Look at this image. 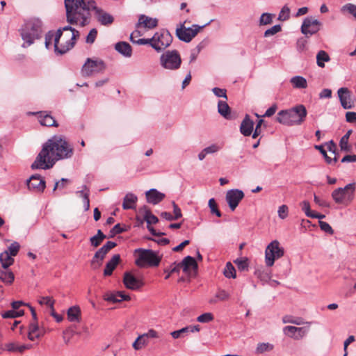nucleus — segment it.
<instances>
[{"mask_svg":"<svg viewBox=\"0 0 356 356\" xmlns=\"http://www.w3.org/2000/svg\"><path fill=\"white\" fill-rule=\"evenodd\" d=\"M73 153V148L64 138L54 136L42 145L31 167L33 170L50 169L57 161L71 158Z\"/></svg>","mask_w":356,"mask_h":356,"instance_id":"f257e3e1","label":"nucleus"},{"mask_svg":"<svg viewBox=\"0 0 356 356\" xmlns=\"http://www.w3.org/2000/svg\"><path fill=\"white\" fill-rule=\"evenodd\" d=\"M67 21L71 24L85 26L90 23V10L97 9L95 0H65Z\"/></svg>","mask_w":356,"mask_h":356,"instance_id":"f03ea898","label":"nucleus"},{"mask_svg":"<svg viewBox=\"0 0 356 356\" xmlns=\"http://www.w3.org/2000/svg\"><path fill=\"white\" fill-rule=\"evenodd\" d=\"M79 36V32L70 26L58 29L54 38L55 51L60 54L66 53L73 48Z\"/></svg>","mask_w":356,"mask_h":356,"instance_id":"7ed1b4c3","label":"nucleus"},{"mask_svg":"<svg viewBox=\"0 0 356 356\" xmlns=\"http://www.w3.org/2000/svg\"><path fill=\"white\" fill-rule=\"evenodd\" d=\"M307 115L306 107L303 104H297L289 109L279 111L276 121L289 127L299 126L305 121Z\"/></svg>","mask_w":356,"mask_h":356,"instance_id":"20e7f679","label":"nucleus"},{"mask_svg":"<svg viewBox=\"0 0 356 356\" xmlns=\"http://www.w3.org/2000/svg\"><path fill=\"white\" fill-rule=\"evenodd\" d=\"M42 32V22L40 19L33 18L27 21L21 29V37L24 40L22 47L33 44L35 40L41 38Z\"/></svg>","mask_w":356,"mask_h":356,"instance_id":"39448f33","label":"nucleus"},{"mask_svg":"<svg viewBox=\"0 0 356 356\" xmlns=\"http://www.w3.org/2000/svg\"><path fill=\"white\" fill-rule=\"evenodd\" d=\"M135 253H138L135 263L139 267H143L145 265L156 267L161 261V257L150 249L138 248L135 250Z\"/></svg>","mask_w":356,"mask_h":356,"instance_id":"423d86ee","label":"nucleus"},{"mask_svg":"<svg viewBox=\"0 0 356 356\" xmlns=\"http://www.w3.org/2000/svg\"><path fill=\"white\" fill-rule=\"evenodd\" d=\"M284 250L280 246L278 241L274 240L270 242L265 250V261L267 266H273L275 261L284 256Z\"/></svg>","mask_w":356,"mask_h":356,"instance_id":"0eeeda50","label":"nucleus"},{"mask_svg":"<svg viewBox=\"0 0 356 356\" xmlns=\"http://www.w3.org/2000/svg\"><path fill=\"white\" fill-rule=\"evenodd\" d=\"M160 63L165 69L175 70L180 67L181 58L177 50L167 51L161 56Z\"/></svg>","mask_w":356,"mask_h":356,"instance_id":"6e6552de","label":"nucleus"},{"mask_svg":"<svg viewBox=\"0 0 356 356\" xmlns=\"http://www.w3.org/2000/svg\"><path fill=\"white\" fill-rule=\"evenodd\" d=\"M153 44L152 47L159 52L170 45L172 41V36L167 30H160L154 33L152 38Z\"/></svg>","mask_w":356,"mask_h":356,"instance_id":"1a4fd4ad","label":"nucleus"},{"mask_svg":"<svg viewBox=\"0 0 356 356\" xmlns=\"http://www.w3.org/2000/svg\"><path fill=\"white\" fill-rule=\"evenodd\" d=\"M204 26H200L194 24L191 28H186L184 24H181L180 27L176 29V35L180 40L189 42L197 35Z\"/></svg>","mask_w":356,"mask_h":356,"instance_id":"9d476101","label":"nucleus"},{"mask_svg":"<svg viewBox=\"0 0 356 356\" xmlns=\"http://www.w3.org/2000/svg\"><path fill=\"white\" fill-rule=\"evenodd\" d=\"M321 26V22L313 17H306L301 26V32L305 35H312L317 33Z\"/></svg>","mask_w":356,"mask_h":356,"instance_id":"9b49d317","label":"nucleus"},{"mask_svg":"<svg viewBox=\"0 0 356 356\" xmlns=\"http://www.w3.org/2000/svg\"><path fill=\"white\" fill-rule=\"evenodd\" d=\"M104 69L105 65L102 60L88 58L83 67L82 72L85 75L90 76L95 73L102 72Z\"/></svg>","mask_w":356,"mask_h":356,"instance_id":"f8f14e48","label":"nucleus"},{"mask_svg":"<svg viewBox=\"0 0 356 356\" xmlns=\"http://www.w3.org/2000/svg\"><path fill=\"white\" fill-rule=\"evenodd\" d=\"M243 197L244 193L239 189H231L227 192L225 196L226 201L232 211L236 209Z\"/></svg>","mask_w":356,"mask_h":356,"instance_id":"ddd939ff","label":"nucleus"},{"mask_svg":"<svg viewBox=\"0 0 356 356\" xmlns=\"http://www.w3.org/2000/svg\"><path fill=\"white\" fill-rule=\"evenodd\" d=\"M29 115H38V121L42 126L56 127L58 126L56 120L47 111L29 112Z\"/></svg>","mask_w":356,"mask_h":356,"instance_id":"4468645a","label":"nucleus"},{"mask_svg":"<svg viewBox=\"0 0 356 356\" xmlns=\"http://www.w3.org/2000/svg\"><path fill=\"white\" fill-rule=\"evenodd\" d=\"M26 182L29 189L35 192H43L46 187L45 181L38 174L32 175Z\"/></svg>","mask_w":356,"mask_h":356,"instance_id":"2eb2a0df","label":"nucleus"},{"mask_svg":"<svg viewBox=\"0 0 356 356\" xmlns=\"http://www.w3.org/2000/svg\"><path fill=\"white\" fill-rule=\"evenodd\" d=\"M123 283L128 289L136 291L143 286L142 280L136 278L129 272H125L123 277Z\"/></svg>","mask_w":356,"mask_h":356,"instance_id":"dca6fc26","label":"nucleus"},{"mask_svg":"<svg viewBox=\"0 0 356 356\" xmlns=\"http://www.w3.org/2000/svg\"><path fill=\"white\" fill-rule=\"evenodd\" d=\"M338 96L344 109H351L355 106V98L352 95L350 90H337Z\"/></svg>","mask_w":356,"mask_h":356,"instance_id":"f3484780","label":"nucleus"},{"mask_svg":"<svg viewBox=\"0 0 356 356\" xmlns=\"http://www.w3.org/2000/svg\"><path fill=\"white\" fill-rule=\"evenodd\" d=\"M117 245V243L113 241H107L102 248H100L94 254L92 259V264H94L97 260L102 261L106 254L113 248Z\"/></svg>","mask_w":356,"mask_h":356,"instance_id":"a211bd4d","label":"nucleus"},{"mask_svg":"<svg viewBox=\"0 0 356 356\" xmlns=\"http://www.w3.org/2000/svg\"><path fill=\"white\" fill-rule=\"evenodd\" d=\"M178 264L180 268H182L183 271L187 275L191 274V270H197L198 268L195 259L191 256H186Z\"/></svg>","mask_w":356,"mask_h":356,"instance_id":"6ab92c4d","label":"nucleus"},{"mask_svg":"<svg viewBox=\"0 0 356 356\" xmlns=\"http://www.w3.org/2000/svg\"><path fill=\"white\" fill-rule=\"evenodd\" d=\"M254 122L250 115L246 114L240 125V132L244 136H250L253 132Z\"/></svg>","mask_w":356,"mask_h":356,"instance_id":"aec40b11","label":"nucleus"},{"mask_svg":"<svg viewBox=\"0 0 356 356\" xmlns=\"http://www.w3.org/2000/svg\"><path fill=\"white\" fill-rule=\"evenodd\" d=\"M147 202L152 204H157L165 198V194L152 188L145 193Z\"/></svg>","mask_w":356,"mask_h":356,"instance_id":"412c9836","label":"nucleus"},{"mask_svg":"<svg viewBox=\"0 0 356 356\" xmlns=\"http://www.w3.org/2000/svg\"><path fill=\"white\" fill-rule=\"evenodd\" d=\"M104 299L106 301L115 303L122 300H129L130 297L122 291H117L116 293L108 292L104 295Z\"/></svg>","mask_w":356,"mask_h":356,"instance_id":"4be33fe9","label":"nucleus"},{"mask_svg":"<svg viewBox=\"0 0 356 356\" xmlns=\"http://www.w3.org/2000/svg\"><path fill=\"white\" fill-rule=\"evenodd\" d=\"M158 20L145 15H140L138 19V27H144L147 29H152L157 26Z\"/></svg>","mask_w":356,"mask_h":356,"instance_id":"5701e85b","label":"nucleus"},{"mask_svg":"<svg viewBox=\"0 0 356 356\" xmlns=\"http://www.w3.org/2000/svg\"><path fill=\"white\" fill-rule=\"evenodd\" d=\"M95 16L97 21L102 25L108 26L111 25L114 19L110 14L104 12L102 9H97L95 12Z\"/></svg>","mask_w":356,"mask_h":356,"instance_id":"b1692460","label":"nucleus"},{"mask_svg":"<svg viewBox=\"0 0 356 356\" xmlns=\"http://www.w3.org/2000/svg\"><path fill=\"white\" fill-rule=\"evenodd\" d=\"M120 261V255L118 254H114L111 259L106 263L105 269L104 270V276H110L112 275L113 271L115 270L118 264Z\"/></svg>","mask_w":356,"mask_h":356,"instance_id":"393cba45","label":"nucleus"},{"mask_svg":"<svg viewBox=\"0 0 356 356\" xmlns=\"http://www.w3.org/2000/svg\"><path fill=\"white\" fill-rule=\"evenodd\" d=\"M115 49L125 57H131L132 55V48L127 42H119L115 44Z\"/></svg>","mask_w":356,"mask_h":356,"instance_id":"a878e982","label":"nucleus"},{"mask_svg":"<svg viewBox=\"0 0 356 356\" xmlns=\"http://www.w3.org/2000/svg\"><path fill=\"white\" fill-rule=\"evenodd\" d=\"M137 196L133 193H127L123 200L122 208L124 210L132 209L135 208L137 202Z\"/></svg>","mask_w":356,"mask_h":356,"instance_id":"bb28decb","label":"nucleus"},{"mask_svg":"<svg viewBox=\"0 0 356 356\" xmlns=\"http://www.w3.org/2000/svg\"><path fill=\"white\" fill-rule=\"evenodd\" d=\"M218 113L227 120H230V108L225 101L220 100L218 102Z\"/></svg>","mask_w":356,"mask_h":356,"instance_id":"cd10ccee","label":"nucleus"},{"mask_svg":"<svg viewBox=\"0 0 356 356\" xmlns=\"http://www.w3.org/2000/svg\"><path fill=\"white\" fill-rule=\"evenodd\" d=\"M81 310L79 307L73 306L67 310V318L70 322H79Z\"/></svg>","mask_w":356,"mask_h":356,"instance_id":"c85d7f7f","label":"nucleus"},{"mask_svg":"<svg viewBox=\"0 0 356 356\" xmlns=\"http://www.w3.org/2000/svg\"><path fill=\"white\" fill-rule=\"evenodd\" d=\"M14 261L12 256L8 253V251H4L0 254V262L1 267L4 269H7Z\"/></svg>","mask_w":356,"mask_h":356,"instance_id":"c756f323","label":"nucleus"},{"mask_svg":"<svg viewBox=\"0 0 356 356\" xmlns=\"http://www.w3.org/2000/svg\"><path fill=\"white\" fill-rule=\"evenodd\" d=\"M348 195L343 191L342 188H338L332 193V197L337 204L344 203L346 197Z\"/></svg>","mask_w":356,"mask_h":356,"instance_id":"7c9ffc66","label":"nucleus"},{"mask_svg":"<svg viewBox=\"0 0 356 356\" xmlns=\"http://www.w3.org/2000/svg\"><path fill=\"white\" fill-rule=\"evenodd\" d=\"M15 279L14 274L8 270L7 269H4L2 267H0V280L6 283V284H11Z\"/></svg>","mask_w":356,"mask_h":356,"instance_id":"2f4dec72","label":"nucleus"},{"mask_svg":"<svg viewBox=\"0 0 356 356\" xmlns=\"http://www.w3.org/2000/svg\"><path fill=\"white\" fill-rule=\"evenodd\" d=\"M106 238V236L101 229H98L97 234L90 238V245L95 248L98 247Z\"/></svg>","mask_w":356,"mask_h":356,"instance_id":"473e14b6","label":"nucleus"},{"mask_svg":"<svg viewBox=\"0 0 356 356\" xmlns=\"http://www.w3.org/2000/svg\"><path fill=\"white\" fill-rule=\"evenodd\" d=\"M352 134V130H348L346 134L341 138L339 142V146L341 150L345 152L350 151V146L348 145L349 137Z\"/></svg>","mask_w":356,"mask_h":356,"instance_id":"72a5a7b5","label":"nucleus"},{"mask_svg":"<svg viewBox=\"0 0 356 356\" xmlns=\"http://www.w3.org/2000/svg\"><path fill=\"white\" fill-rule=\"evenodd\" d=\"M291 82L294 88H305L307 87V81L302 76H294L291 79Z\"/></svg>","mask_w":356,"mask_h":356,"instance_id":"f704fd0d","label":"nucleus"},{"mask_svg":"<svg viewBox=\"0 0 356 356\" xmlns=\"http://www.w3.org/2000/svg\"><path fill=\"white\" fill-rule=\"evenodd\" d=\"M135 34H139V31H136L131 34L130 40L133 43H136V44H140V45L149 44L152 47V44H153L152 38H148V39L141 38V39L136 40V39H134Z\"/></svg>","mask_w":356,"mask_h":356,"instance_id":"c9c22d12","label":"nucleus"},{"mask_svg":"<svg viewBox=\"0 0 356 356\" xmlns=\"http://www.w3.org/2000/svg\"><path fill=\"white\" fill-rule=\"evenodd\" d=\"M317 64L319 67H323L325 66L324 62L330 60V56L325 51H320L316 56Z\"/></svg>","mask_w":356,"mask_h":356,"instance_id":"e433bc0d","label":"nucleus"},{"mask_svg":"<svg viewBox=\"0 0 356 356\" xmlns=\"http://www.w3.org/2000/svg\"><path fill=\"white\" fill-rule=\"evenodd\" d=\"M223 274L227 278H236V270L234 266L227 262L223 270Z\"/></svg>","mask_w":356,"mask_h":356,"instance_id":"4c0bfd02","label":"nucleus"},{"mask_svg":"<svg viewBox=\"0 0 356 356\" xmlns=\"http://www.w3.org/2000/svg\"><path fill=\"white\" fill-rule=\"evenodd\" d=\"M24 314V310L14 311L13 309L5 312L1 314L3 318H15L23 316Z\"/></svg>","mask_w":356,"mask_h":356,"instance_id":"58836bf2","label":"nucleus"},{"mask_svg":"<svg viewBox=\"0 0 356 356\" xmlns=\"http://www.w3.org/2000/svg\"><path fill=\"white\" fill-rule=\"evenodd\" d=\"M148 343L147 339H146L143 334L140 335L136 339V341L133 343V348L135 350H140L143 348V346L147 345Z\"/></svg>","mask_w":356,"mask_h":356,"instance_id":"ea45409f","label":"nucleus"},{"mask_svg":"<svg viewBox=\"0 0 356 356\" xmlns=\"http://www.w3.org/2000/svg\"><path fill=\"white\" fill-rule=\"evenodd\" d=\"M38 302L40 305H47L50 309H53L55 303V300L50 296H42Z\"/></svg>","mask_w":356,"mask_h":356,"instance_id":"a19ab883","label":"nucleus"},{"mask_svg":"<svg viewBox=\"0 0 356 356\" xmlns=\"http://www.w3.org/2000/svg\"><path fill=\"white\" fill-rule=\"evenodd\" d=\"M208 204H209V209L211 210V213L212 214H215L218 217H221L222 216V213L218 209V205H217L214 198H211L209 200Z\"/></svg>","mask_w":356,"mask_h":356,"instance_id":"79ce46f5","label":"nucleus"},{"mask_svg":"<svg viewBox=\"0 0 356 356\" xmlns=\"http://www.w3.org/2000/svg\"><path fill=\"white\" fill-rule=\"evenodd\" d=\"M180 266L179 264L174 262L170 267L169 269H165L164 272L166 273L165 277V280H168L172 273H179L180 271Z\"/></svg>","mask_w":356,"mask_h":356,"instance_id":"37998d69","label":"nucleus"},{"mask_svg":"<svg viewBox=\"0 0 356 356\" xmlns=\"http://www.w3.org/2000/svg\"><path fill=\"white\" fill-rule=\"evenodd\" d=\"M327 150L334 154V157L332 159V162L336 163L338 160V153L337 152V145L333 140L326 143Z\"/></svg>","mask_w":356,"mask_h":356,"instance_id":"c03bdc74","label":"nucleus"},{"mask_svg":"<svg viewBox=\"0 0 356 356\" xmlns=\"http://www.w3.org/2000/svg\"><path fill=\"white\" fill-rule=\"evenodd\" d=\"M290 17V9L287 6H284L280 12L278 19L286 21Z\"/></svg>","mask_w":356,"mask_h":356,"instance_id":"a18cd8bd","label":"nucleus"},{"mask_svg":"<svg viewBox=\"0 0 356 356\" xmlns=\"http://www.w3.org/2000/svg\"><path fill=\"white\" fill-rule=\"evenodd\" d=\"M236 265L237 266V268L241 271H244L248 270V259H237L234 261Z\"/></svg>","mask_w":356,"mask_h":356,"instance_id":"49530a36","label":"nucleus"},{"mask_svg":"<svg viewBox=\"0 0 356 356\" xmlns=\"http://www.w3.org/2000/svg\"><path fill=\"white\" fill-rule=\"evenodd\" d=\"M283 332L286 336L294 338L296 339L297 327L288 325L284 327Z\"/></svg>","mask_w":356,"mask_h":356,"instance_id":"de8ad7c7","label":"nucleus"},{"mask_svg":"<svg viewBox=\"0 0 356 356\" xmlns=\"http://www.w3.org/2000/svg\"><path fill=\"white\" fill-rule=\"evenodd\" d=\"M273 345L268 343H261L258 344L256 352L257 353H263L264 352L270 351L273 349Z\"/></svg>","mask_w":356,"mask_h":356,"instance_id":"09e8293b","label":"nucleus"},{"mask_svg":"<svg viewBox=\"0 0 356 356\" xmlns=\"http://www.w3.org/2000/svg\"><path fill=\"white\" fill-rule=\"evenodd\" d=\"M127 229L125 228V226L122 227L120 223L116 224L110 231L111 236L110 237H113L116 234H121L124 232H125Z\"/></svg>","mask_w":356,"mask_h":356,"instance_id":"8fccbe9b","label":"nucleus"},{"mask_svg":"<svg viewBox=\"0 0 356 356\" xmlns=\"http://www.w3.org/2000/svg\"><path fill=\"white\" fill-rule=\"evenodd\" d=\"M281 30H282V27L280 25H279V24L275 25L273 27H271L270 29H267L264 32V36L269 37L270 35H273L277 33L278 32L281 31Z\"/></svg>","mask_w":356,"mask_h":356,"instance_id":"3c124183","label":"nucleus"},{"mask_svg":"<svg viewBox=\"0 0 356 356\" xmlns=\"http://www.w3.org/2000/svg\"><path fill=\"white\" fill-rule=\"evenodd\" d=\"M273 21V15L269 13H263L260 17V24L267 25L270 24Z\"/></svg>","mask_w":356,"mask_h":356,"instance_id":"603ef678","label":"nucleus"},{"mask_svg":"<svg viewBox=\"0 0 356 356\" xmlns=\"http://www.w3.org/2000/svg\"><path fill=\"white\" fill-rule=\"evenodd\" d=\"M213 319V316L211 313H204L199 316L197 321L200 323H209Z\"/></svg>","mask_w":356,"mask_h":356,"instance_id":"864d4df0","label":"nucleus"},{"mask_svg":"<svg viewBox=\"0 0 356 356\" xmlns=\"http://www.w3.org/2000/svg\"><path fill=\"white\" fill-rule=\"evenodd\" d=\"M229 297V293L224 289H219L216 294V298L221 301L227 300Z\"/></svg>","mask_w":356,"mask_h":356,"instance_id":"5fc2aeb1","label":"nucleus"},{"mask_svg":"<svg viewBox=\"0 0 356 356\" xmlns=\"http://www.w3.org/2000/svg\"><path fill=\"white\" fill-rule=\"evenodd\" d=\"M83 189L88 190L85 194L83 195V202L84 206V210L88 211L90 209V200H89V190L86 185L83 186Z\"/></svg>","mask_w":356,"mask_h":356,"instance_id":"6e6d98bb","label":"nucleus"},{"mask_svg":"<svg viewBox=\"0 0 356 356\" xmlns=\"http://www.w3.org/2000/svg\"><path fill=\"white\" fill-rule=\"evenodd\" d=\"M144 220L148 225L156 224L159 222L158 218L152 213H148V215H144Z\"/></svg>","mask_w":356,"mask_h":356,"instance_id":"4d7b16f0","label":"nucleus"},{"mask_svg":"<svg viewBox=\"0 0 356 356\" xmlns=\"http://www.w3.org/2000/svg\"><path fill=\"white\" fill-rule=\"evenodd\" d=\"M319 226L323 232L330 234H333L334 230L332 229V227L326 222L319 220L318 221Z\"/></svg>","mask_w":356,"mask_h":356,"instance_id":"13d9d810","label":"nucleus"},{"mask_svg":"<svg viewBox=\"0 0 356 356\" xmlns=\"http://www.w3.org/2000/svg\"><path fill=\"white\" fill-rule=\"evenodd\" d=\"M70 183V180L66 178H62L60 181L55 183L53 191H55L57 188H64L67 184Z\"/></svg>","mask_w":356,"mask_h":356,"instance_id":"bf43d9fd","label":"nucleus"},{"mask_svg":"<svg viewBox=\"0 0 356 356\" xmlns=\"http://www.w3.org/2000/svg\"><path fill=\"white\" fill-rule=\"evenodd\" d=\"M20 245L17 242H14L8 247V253L11 256H15L19 252Z\"/></svg>","mask_w":356,"mask_h":356,"instance_id":"052dcab7","label":"nucleus"},{"mask_svg":"<svg viewBox=\"0 0 356 356\" xmlns=\"http://www.w3.org/2000/svg\"><path fill=\"white\" fill-rule=\"evenodd\" d=\"M315 148L316 149L319 150V152L321 153V154L325 159V161L327 162V163L331 164L332 163V159L330 156H327V154L326 151L325 150L323 145H316Z\"/></svg>","mask_w":356,"mask_h":356,"instance_id":"680f3d73","label":"nucleus"},{"mask_svg":"<svg viewBox=\"0 0 356 356\" xmlns=\"http://www.w3.org/2000/svg\"><path fill=\"white\" fill-rule=\"evenodd\" d=\"M97 30L96 29H91L86 37V42L92 44L95 42V40L97 38Z\"/></svg>","mask_w":356,"mask_h":356,"instance_id":"e2e57ef3","label":"nucleus"},{"mask_svg":"<svg viewBox=\"0 0 356 356\" xmlns=\"http://www.w3.org/2000/svg\"><path fill=\"white\" fill-rule=\"evenodd\" d=\"M288 211H289L288 207L285 204H283V205L280 206L278 209V211H277L278 216L281 219H285L288 216Z\"/></svg>","mask_w":356,"mask_h":356,"instance_id":"0e129e2a","label":"nucleus"},{"mask_svg":"<svg viewBox=\"0 0 356 356\" xmlns=\"http://www.w3.org/2000/svg\"><path fill=\"white\" fill-rule=\"evenodd\" d=\"M302 210L305 212L307 217H310L314 211L310 209V204L308 201L305 200L301 203Z\"/></svg>","mask_w":356,"mask_h":356,"instance_id":"69168bd1","label":"nucleus"},{"mask_svg":"<svg viewBox=\"0 0 356 356\" xmlns=\"http://www.w3.org/2000/svg\"><path fill=\"white\" fill-rule=\"evenodd\" d=\"M204 149V152L207 153V154H209L218 152L221 149V147L217 144H212L210 146H208Z\"/></svg>","mask_w":356,"mask_h":356,"instance_id":"338daca9","label":"nucleus"},{"mask_svg":"<svg viewBox=\"0 0 356 356\" xmlns=\"http://www.w3.org/2000/svg\"><path fill=\"white\" fill-rule=\"evenodd\" d=\"M343 10L348 11L350 14L356 17V6L352 3H348L343 6Z\"/></svg>","mask_w":356,"mask_h":356,"instance_id":"774afa93","label":"nucleus"}]
</instances>
